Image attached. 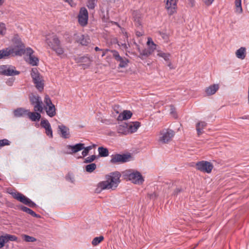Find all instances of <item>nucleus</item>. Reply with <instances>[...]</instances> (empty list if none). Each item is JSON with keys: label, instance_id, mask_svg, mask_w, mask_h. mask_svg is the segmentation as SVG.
Listing matches in <instances>:
<instances>
[{"label": "nucleus", "instance_id": "obj_58", "mask_svg": "<svg viewBox=\"0 0 249 249\" xmlns=\"http://www.w3.org/2000/svg\"><path fill=\"white\" fill-rule=\"evenodd\" d=\"M2 196L1 195V194H0V197H1Z\"/></svg>", "mask_w": 249, "mask_h": 249}, {"label": "nucleus", "instance_id": "obj_22", "mask_svg": "<svg viewBox=\"0 0 249 249\" xmlns=\"http://www.w3.org/2000/svg\"><path fill=\"white\" fill-rule=\"evenodd\" d=\"M116 131L119 135H128V130L126 123L119 124L116 127Z\"/></svg>", "mask_w": 249, "mask_h": 249}, {"label": "nucleus", "instance_id": "obj_33", "mask_svg": "<svg viewBox=\"0 0 249 249\" xmlns=\"http://www.w3.org/2000/svg\"><path fill=\"white\" fill-rule=\"evenodd\" d=\"M235 12L240 14L243 12V9L241 5V0H235Z\"/></svg>", "mask_w": 249, "mask_h": 249}, {"label": "nucleus", "instance_id": "obj_10", "mask_svg": "<svg viewBox=\"0 0 249 249\" xmlns=\"http://www.w3.org/2000/svg\"><path fill=\"white\" fill-rule=\"evenodd\" d=\"M77 18L78 23L81 26L85 27L88 24L89 14L85 7H83L80 9Z\"/></svg>", "mask_w": 249, "mask_h": 249}, {"label": "nucleus", "instance_id": "obj_35", "mask_svg": "<svg viewBox=\"0 0 249 249\" xmlns=\"http://www.w3.org/2000/svg\"><path fill=\"white\" fill-rule=\"evenodd\" d=\"M21 237L22 239L26 242H34L36 241V238L26 234H22Z\"/></svg>", "mask_w": 249, "mask_h": 249}, {"label": "nucleus", "instance_id": "obj_27", "mask_svg": "<svg viewBox=\"0 0 249 249\" xmlns=\"http://www.w3.org/2000/svg\"><path fill=\"white\" fill-rule=\"evenodd\" d=\"M132 16L135 25L137 26H141L142 22L141 13L138 11H135L133 12Z\"/></svg>", "mask_w": 249, "mask_h": 249}, {"label": "nucleus", "instance_id": "obj_28", "mask_svg": "<svg viewBox=\"0 0 249 249\" xmlns=\"http://www.w3.org/2000/svg\"><path fill=\"white\" fill-rule=\"evenodd\" d=\"M69 149H71L72 153L78 152L84 148V143H77L74 145H69L67 146Z\"/></svg>", "mask_w": 249, "mask_h": 249}, {"label": "nucleus", "instance_id": "obj_24", "mask_svg": "<svg viewBox=\"0 0 249 249\" xmlns=\"http://www.w3.org/2000/svg\"><path fill=\"white\" fill-rule=\"evenodd\" d=\"M40 113V112L38 111L30 112L29 110H28L27 116L32 121H38L40 120L41 117Z\"/></svg>", "mask_w": 249, "mask_h": 249}, {"label": "nucleus", "instance_id": "obj_20", "mask_svg": "<svg viewBox=\"0 0 249 249\" xmlns=\"http://www.w3.org/2000/svg\"><path fill=\"white\" fill-rule=\"evenodd\" d=\"M58 132L60 136L64 139H68L70 137L69 128L63 124L58 126Z\"/></svg>", "mask_w": 249, "mask_h": 249}, {"label": "nucleus", "instance_id": "obj_47", "mask_svg": "<svg viewBox=\"0 0 249 249\" xmlns=\"http://www.w3.org/2000/svg\"><path fill=\"white\" fill-rule=\"evenodd\" d=\"M6 243L4 235L0 236V249L2 248Z\"/></svg>", "mask_w": 249, "mask_h": 249}, {"label": "nucleus", "instance_id": "obj_42", "mask_svg": "<svg viewBox=\"0 0 249 249\" xmlns=\"http://www.w3.org/2000/svg\"><path fill=\"white\" fill-rule=\"evenodd\" d=\"M97 0H88L87 4V7L90 9H94L96 5Z\"/></svg>", "mask_w": 249, "mask_h": 249}, {"label": "nucleus", "instance_id": "obj_26", "mask_svg": "<svg viewBox=\"0 0 249 249\" xmlns=\"http://www.w3.org/2000/svg\"><path fill=\"white\" fill-rule=\"evenodd\" d=\"M28 109L22 107H19L13 111L14 115L15 117H23L27 115Z\"/></svg>", "mask_w": 249, "mask_h": 249}, {"label": "nucleus", "instance_id": "obj_9", "mask_svg": "<svg viewBox=\"0 0 249 249\" xmlns=\"http://www.w3.org/2000/svg\"><path fill=\"white\" fill-rule=\"evenodd\" d=\"M44 102L46 105L45 109L47 114L50 117L54 116L56 114V108L52 103L51 98L48 95H45L44 99Z\"/></svg>", "mask_w": 249, "mask_h": 249}, {"label": "nucleus", "instance_id": "obj_38", "mask_svg": "<svg viewBox=\"0 0 249 249\" xmlns=\"http://www.w3.org/2000/svg\"><path fill=\"white\" fill-rule=\"evenodd\" d=\"M152 53L148 49H145L142 50L140 54V58L141 59H143L144 56L148 57L150 54H151Z\"/></svg>", "mask_w": 249, "mask_h": 249}, {"label": "nucleus", "instance_id": "obj_41", "mask_svg": "<svg viewBox=\"0 0 249 249\" xmlns=\"http://www.w3.org/2000/svg\"><path fill=\"white\" fill-rule=\"evenodd\" d=\"M96 168V165L95 163H90L86 166V170L89 173L92 172Z\"/></svg>", "mask_w": 249, "mask_h": 249}, {"label": "nucleus", "instance_id": "obj_43", "mask_svg": "<svg viewBox=\"0 0 249 249\" xmlns=\"http://www.w3.org/2000/svg\"><path fill=\"white\" fill-rule=\"evenodd\" d=\"M170 114L175 118H177V112H176V108L175 107L172 106V105H171L170 106Z\"/></svg>", "mask_w": 249, "mask_h": 249}, {"label": "nucleus", "instance_id": "obj_32", "mask_svg": "<svg viewBox=\"0 0 249 249\" xmlns=\"http://www.w3.org/2000/svg\"><path fill=\"white\" fill-rule=\"evenodd\" d=\"M98 151L100 157H106L108 156L109 155L108 150L107 148L99 147H98Z\"/></svg>", "mask_w": 249, "mask_h": 249}, {"label": "nucleus", "instance_id": "obj_3", "mask_svg": "<svg viewBox=\"0 0 249 249\" xmlns=\"http://www.w3.org/2000/svg\"><path fill=\"white\" fill-rule=\"evenodd\" d=\"M123 175L124 179L135 184H142L144 180L141 173L138 171L126 170L123 172Z\"/></svg>", "mask_w": 249, "mask_h": 249}, {"label": "nucleus", "instance_id": "obj_30", "mask_svg": "<svg viewBox=\"0 0 249 249\" xmlns=\"http://www.w3.org/2000/svg\"><path fill=\"white\" fill-rule=\"evenodd\" d=\"M207 124L205 122H199L196 125V129L198 135L203 133V129L206 126Z\"/></svg>", "mask_w": 249, "mask_h": 249}, {"label": "nucleus", "instance_id": "obj_5", "mask_svg": "<svg viewBox=\"0 0 249 249\" xmlns=\"http://www.w3.org/2000/svg\"><path fill=\"white\" fill-rule=\"evenodd\" d=\"M24 52V50L22 49L16 50V48L8 47L0 51V59L9 56H21Z\"/></svg>", "mask_w": 249, "mask_h": 249}, {"label": "nucleus", "instance_id": "obj_50", "mask_svg": "<svg viewBox=\"0 0 249 249\" xmlns=\"http://www.w3.org/2000/svg\"><path fill=\"white\" fill-rule=\"evenodd\" d=\"M203 2L207 6H210L213 2L214 0H202Z\"/></svg>", "mask_w": 249, "mask_h": 249}, {"label": "nucleus", "instance_id": "obj_55", "mask_svg": "<svg viewBox=\"0 0 249 249\" xmlns=\"http://www.w3.org/2000/svg\"><path fill=\"white\" fill-rule=\"evenodd\" d=\"M95 50L96 51H102V49H100L99 48H98V47H96L95 48Z\"/></svg>", "mask_w": 249, "mask_h": 249}, {"label": "nucleus", "instance_id": "obj_11", "mask_svg": "<svg viewBox=\"0 0 249 249\" xmlns=\"http://www.w3.org/2000/svg\"><path fill=\"white\" fill-rule=\"evenodd\" d=\"M19 71L16 70L15 67L12 65L0 66V74L6 76L18 75Z\"/></svg>", "mask_w": 249, "mask_h": 249}, {"label": "nucleus", "instance_id": "obj_44", "mask_svg": "<svg viewBox=\"0 0 249 249\" xmlns=\"http://www.w3.org/2000/svg\"><path fill=\"white\" fill-rule=\"evenodd\" d=\"M83 149H84V150L82 152V155L83 157H84L87 156L88 155L89 151L90 150H91V147H89V146H87V147H85L84 146V148Z\"/></svg>", "mask_w": 249, "mask_h": 249}, {"label": "nucleus", "instance_id": "obj_46", "mask_svg": "<svg viewBox=\"0 0 249 249\" xmlns=\"http://www.w3.org/2000/svg\"><path fill=\"white\" fill-rule=\"evenodd\" d=\"M10 144V142L7 139H3L0 140V148L5 145H9Z\"/></svg>", "mask_w": 249, "mask_h": 249}, {"label": "nucleus", "instance_id": "obj_18", "mask_svg": "<svg viewBox=\"0 0 249 249\" xmlns=\"http://www.w3.org/2000/svg\"><path fill=\"white\" fill-rule=\"evenodd\" d=\"M126 124L128 135L136 132L141 126V123L138 121L130 122Z\"/></svg>", "mask_w": 249, "mask_h": 249}, {"label": "nucleus", "instance_id": "obj_39", "mask_svg": "<svg viewBox=\"0 0 249 249\" xmlns=\"http://www.w3.org/2000/svg\"><path fill=\"white\" fill-rule=\"evenodd\" d=\"M7 28L5 24L3 22H0V35L4 36L6 35Z\"/></svg>", "mask_w": 249, "mask_h": 249}, {"label": "nucleus", "instance_id": "obj_49", "mask_svg": "<svg viewBox=\"0 0 249 249\" xmlns=\"http://www.w3.org/2000/svg\"><path fill=\"white\" fill-rule=\"evenodd\" d=\"M160 35L162 38L165 40L167 41L169 39V36L165 33H160Z\"/></svg>", "mask_w": 249, "mask_h": 249}, {"label": "nucleus", "instance_id": "obj_2", "mask_svg": "<svg viewBox=\"0 0 249 249\" xmlns=\"http://www.w3.org/2000/svg\"><path fill=\"white\" fill-rule=\"evenodd\" d=\"M45 42L48 46L54 51L58 55L63 54L64 53L58 37L54 34H48L46 36Z\"/></svg>", "mask_w": 249, "mask_h": 249}, {"label": "nucleus", "instance_id": "obj_23", "mask_svg": "<svg viewBox=\"0 0 249 249\" xmlns=\"http://www.w3.org/2000/svg\"><path fill=\"white\" fill-rule=\"evenodd\" d=\"M132 116V113L128 110H124L122 112L120 113L117 117V120L118 121H123L124 120H128Z\"/></svg>", "mask_w": 249, "mask_h": 249}, {"label": "nucleus", "instance_id": "obj_36", "mask_svg": "<svg viewBox=\"0 0 249 249\" xmlns=\"http://www.w3.org/2000/svg\"><path fill=\"white\" fill-rule=\"evenodd\" d=\"M104 237L103 236H100L94 238L91 242L93 246H96L104 240Z\"/></svg>", "mask_w": 249, "mask_h": 249}, {"label": "nucleus", "instance_id": "obj_31", "mask_svg": "<svg viewBox=\"0 0 249 249\" xmlns=\"http://www.w3.org/2000/svg\"><path fill=\"white\" fill-rule=\"evenodd\" d=\"M157 52L158 56L163 58L166 62H169L170 57L169 53H165L160 50H158Z\"/></svg>", "mask_w": 249, "mask_h": 249}, {"label": "nucleus", "instance_id": "obj_13", "mask_svg": "<svg viewBox=\"0 0 249 249\" xmlns=\"http://www.w3.org/2000/svg\"><path fill=\"white\" fill-rule=\"evenodd\" d=\"M24 54L25 53L29 56L27 62L32 66H37L39 62L38 58L35 55H33L34 51L30 47L27 48L24 50Z\"/></svg>", "mask_w": 249, "mask_h": 249}, {"label": "nucleus", "instance_id": "obj_51", "mask_svg": "<svg viewBox=\"0 0 249 249\" xmlns=\"http://www.w3.org/2000/svg\"><path fill=\"white\" fill-rule=\"evenodd\" d=\"M180 189H179V188H176L174 191V193H173V195L174 196H176V195H177L178 194V193H179L180 192Z\"/></svg>", "mask_w": 249, "mask_h": 249}, {"label": "nucleus", "instance_id": "obj_16", "mask_svg": "<svg viewBox=\"0 0 249 249\" xmlns=\"http://www.w3.org/2000/svg\"><path fill=\"white\" fill-rule=\"evenodd\" d=\"M110 52L112 53L113 57L115 60L120 62L119 65V68H125L127 66L129 62L127 59L121 57L119 53L116 50H111Z\"/></svg>", "mask_w": 249, "mask_h": 249}, {"label": "nucleus", "instance_id": "obj_14", "mask_svg": "<svg viewBox=\"0 0 249 249\" xmlns=\"http://www.w3.org/2000/svg\"><path fill=\"white\" fill-rule=\"evenodd\" d=\"M130 156L125 154H114L111 156L110 162L113 164L124 163L129 160Z\"/></svg>", "mask_w": 249, "mask_h": 249}, {"label": "nucleus", "instance_id": "obj_56", "mask_svg": "<svg viewBox=\"0 0 249 249\" xmlns=\"http://www.w3.org/2000/svg\"><path fill=\"white\" fill-rule=\"evenodd\" d=\"M166 62L168 63V66L169 67H170L171 65V62L170 60H169V62Z\"/></svg>", "mask_w": 249, "mask_h": 249}, {"label": "nucleus", "instance_id": "obj_8", "mask_svg": "<svg viewBox=\"0 0 249 249\" xmlns=\"http://www.w3.org/2000/svg\"><path fill=\"white\" fill-rule=\"evenodd\" d=\"M29 98L31 104L34 107V111L42 112L43 108L41 97L38 95L31 94Z\"/></svg>", "mask_w": 249, "mask_h": 249}, {"label": "nucleus", "instance_id": "obj_12", "mask_svg": "<svg viewBox=\"0 0 249 249\" xmlns=\"http://www.w3.org/2000/svg\"><path fill=\"white\" fill-rule=\"evenodd\" d=\"M196 168L201 172L210 173L213 169V165L207 161H200L196 163Z\"/></svg>", "mask_w": 249, "mask_h": 249}, {"label": "nucleus", "instance_id": "obj_17", "mask_svg": "<svg viewBox=\"0 0 249 249\" xmlns=\"http://www.w3.org/2000/svg\"><path fill=\"white\" fill-rule=\"evenodd\" d=\"M73 37L76 42L83 46H87L90 42V39L88 36L81 33L75 34Z\"/></svg>", "mask_w": 249, "mask_h": 249}, {"label": "nucleus", "instance_id": "obj_1", "mask_svg": "<svg viewBox=\"0 0 249 249\" xmlns=\"http://www.w3.org/2000/svg\"><path fill=\"white\" fill-rule=\"evenodd\" d=\"M121 174L118 172L110 173L106 176V180L99 182L95 192L100 193L104 190H115L120 182Z\"/></svg>", "mask_w": 249, "mask_h": 249}, {"label": "nucleus", "instance_id": "obj_15", "mask_svg": "<svg viewBox=\"0 0 249 249\" xmlns=\"http://www.w3.org/2000/svg\"><path fill=\"white\" fill-rule=\"evenodd\" d=\"M178 0H164L165 8L169 15H172L176 12Z\"/></svg>", "mask_w": 249, "mask_h": 249}, {"label": "nucleus", "instance_id": "obj_19", "mask_svg": "<svg viewBox=\"0 0 249 249\" xmlns=\"http://www.w3.org/2000/svg\"><path fill=\"white\" fill-rule=\"evenodd\" d=\"M41 126L45 128L46 134L50 138L53 137V130L51 124L47 120H42L40 122Z\"/></svg>", "mask_w": 249, "mask_h": 249}, {"label": "nucleus", "instance_id": "obj_34", "mask_svg": "<svg viewBox=\"0 0 249 249\" xmlns=\"http://www.w3.org/2000/svg\"><path fill=\"white\" fill-rule=\"evenodd\" d=\"M148 49L153 53L156 49V45L154 43L151 38H148L147 42Z\"/></svg>", "mask_w": 249, "mask_h": 249}, {"label": "nucleus", "instance_id": "obj_7", "mask_svg": "<svg viewBox=\"0 0 249 249\" xmlns=\"http://www.w3.org/2000/svg\"><path fill=\"white\" fill-rule=\"evenodd\" d=\"M9 193L15 199L29 207H34L36 205L34 202L32 201L29 198L20 193L12 191L9 192Z\"/></svg>", "mask_w": 249, "mask_h": 249}, {"label": "nucleus", "instance_id": "obj_29", "mask_svg": "<svg viewBox=\"0 0 249 249\" xmlns=\"http://www.w3.org/2000/svg\"><path fill=\"white\" fill-rule=\"evenodd\" d=\"M236 56L241 60L244 59L246 56V49L245 47H242L236 50L235 52Z\"/></svg>", "mask_w": 249, "mask_h": 249}, {"label": "nucleus", "instance_id": "obj_57", "mask_svg": "<svg viewBox=\"0 0 249 249\" xmlns=\"http://www.w3.org/2000/svg\"><path fill=\"white\" fill-rule=\"evenodd\" d=\"M89 147H91V149L94 147H95L96 146V145L95 144H92V145H90V146H89Z\"/></svg>", "mask_w": 249, "mask_h": 249}, {"label": "nucleus", "instance_id": "obj_4", "mask_svg": "<svg viewBox=\"0 0 249 249\" xmlns=\"http://www.w3.org/2000/svg\"><path fill=\"white\" fill-rule=\"evenodd\" d=\"M175 135L172 129L164 128L160 130L158 134V142L161 143H167L171 142Z\"/></svg>", "mask_w": 249, "mask_h": 249}, {"label": "nucleus", "instance_id": "obj_48", "mask_svg": "<svg viewBox=\"0 0 249 249\" xmlns=\"http://www.w3.org/2000/svg\"><path fill=\"white\" fill-rule=\"evenodd\" d=\"M64 2L68 3V4L71 7H75L76 4L73 0H63Z\"/></svg>", "mask_w": 249, "mask_h": 249}, {"label": "nucleus", "instance_id": "obj_52", "mask_svg": "<svg viewBox=\"0 0 249 249\" xmlns=\"http://www.w3.org/2000/svg\"><path fill=\"white\" fill-rule=\"evenodd\" d=\"M102 51H103V53L102 54V56L103 57V56H104L106 55V53L107 52H108V51H110V52L111 50H109L108 49H106L105 50H102Z\"/></svg>", "mask_w": 249, "mask_h": 249}, {"label": "nucleus", "instance_id": "obj_45", "mask_svg": "<svg viewBox=\"0 0 249 249\" xmlns=\"http://www.w3.org/2000/svg\"><path fill=\"white\" fill-rule=\"evenodd\" d=\"M96 159L95 155H91L85 159V163H90L94 161Z\"/></svg>", "mask_w": 249, "mask_h": 249}, {"label": "nucleus", "instance_id": "obj_25", "mask_svg": "<svg viewBox=\"0 0 249 249\" xmlns=\"http://www.w3.org/2000/svg\"><path fill=\"white\" fill-rule=\"evenodd\" d=\"M218 84H213L210 86L205 89V92L208 96L214 94L219 89Z\"/></svg>", "mask_w": 249, "mask_h": 249}, {"label": "nucleus", "instance_id": "obj_21", "mask_svg": "<svg viewBox=\"0 0 249 249\" xmlns=\"http://www.w3.org/2000/svg\"><path fill=\"white\" fill-rule=\"evenodd\" d=\"M12 41L15 45L13 48H16V50L19 49L25 50V45L24 43H22L20 37L18 34L14 35L12 39Z\"/></svg>", "mask_w": 249, "mask_h": 249}, {"label": "nucleus", "instance_id": "obj_40", "mask_svg": "<svg viewBox=\"0 0 249 249\" xmlns=\"http://www.w3.org/2000/svg\"><path fill=\"white\" fill-rule=\"evenodd\" d=\"M4 235L6 243L8 242L9 241H16L18 239L17 237H16V236L13 235L6 234Z\"/></svg>", "mask_w": 249, "mask_h": 249}, {"label": "nucleus", "instance_id": "obj_53", "mask_svg": "<svg viewBox=\"0 0 249 249\" xmlns=\"http://www.w3.org/2000/svg\"><path fill=\"white\" fill-rule=\"evenodd\" d=\"M122 46L124 48V49H126L127 48V45L125 43H124V44H122Z\"/></svg>", "mask_w": 249, "mask_h": 249}, {"label": "nucleus", "instance_id": "obj_6", "mask_svg": "<svg viewBox=\"0 0 249 249\" xmlns=\"http://www.w3.org/2000/svg\"><path fill=\"white\" fill-rule=\"evenodd\" d=\"M34 83L36 89L41 91L44 89V81L36 69H33L31 73Z\"/></svg>", "mask_w": 249, "mask_h": 249}, {"label": "nucleus", "instance_id": "obj_37", "mask_svg": "<svg viewBox=\"0 0 249 249\" xmlns=\"http://www.w3.org/2000/svg\"><path fill=\"white\" fill-rule=\"evenodd\" d=\"M21 209L23 212H25L31 214V215H32L34 217H38V215L37 214H36L33 210H32L31 209H30L26 207L22 206V207H21Z\"/></svg>", "mask_w": 249, "mask_h": 249}, {"label": "nucleus", "instance_id": "obj_54", "mask_svg": "<svg viewBox=\"0 0 249 249\" xmlns=\"http://www.w3.org/2000/svg\"><path fill=\"white\" fill-rule=\"evenodd\" d=\"M4 0H0V7L4 3Z\"/></svg>", "mask_w": 249, "mask_h": 249}]
</instances>
